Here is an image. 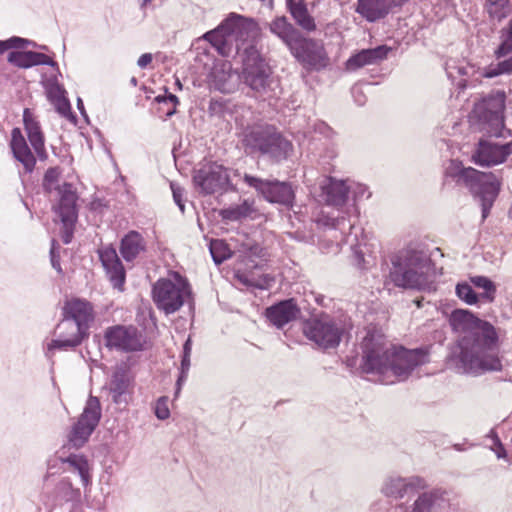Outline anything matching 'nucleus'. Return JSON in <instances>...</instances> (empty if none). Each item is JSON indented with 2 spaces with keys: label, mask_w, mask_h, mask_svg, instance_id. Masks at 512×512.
I'll list each match as a JSON object with an SVG mask.
<instances>
[{
  "label": "nucleus",
  "mask_w": 512,
  "mask_h": 512,
  "mask_svg": "<svg viewBox=\"0 0 512 512\" xmlns=\"http://www.w3.org/2000/svg\"><path fill=\"white\" fill-rule=\"evenodd\" d=\"M247 21V18L231 13L215 29L207 31L203 39L208 41L221 56L230 57L235 53L241 58L242 79L251 90L260 96L276 97L280 89L279 80L273 76L270 66L252 41L247 43L238 41Z\"/></svg>",
  "instance_id": "nucleus-1"
},
{
  "label": "nucleus",
  "mask_w": 512,
  "mask_h": 512,
  "mask_svg": "<svg viewBox=\"0 0 512 512\" xmlns=\"http://www.w3.org/2000/svg\"><path fill=\"white\" fill-rule=\"evenodd\" d=\"M449 321L454 329L465 331L449 356L457 372L480 375L486 371L502 369L496 355L498 333L490 322L476 317L466 309L453 310Z\"/></svg>",
  "instance_id": "nucleus-2"
},
{
  "label": "nucleus",
  "mask_w": 512,
  "mask_h": 512,
  "mask_svg": "<svg viewBox=\"0 0 512 512\" xmlns=\"http://www.w3.org/2000/svg\"><path fill=\"white\" fill-rule=\"evenodd\" d=\"M360 368L366 374L391 372L399 381L408 379L415 368L428 362L425 348L407 349L393 346L383 335L368 332L362 342Z\"/></svg>",
  "instance_id": "nucleus-3"
},
{
  "label": "nucleus",
  "mask_w": 512,
  "mask_h": 512,
  "mask_svg": "<svg viewBox=\"0 0 512 512\" xmlns=\"http://www.w3.org/2000/svg\"><path fill=\"white\" fill-rule=\"evenodd\" d=\"M445 177L456 185L465 187L481 205L482 221L490 214L502 187V178L493 172H482L465 167L459 160H450L445 168Z\"/></svg>",
  "instance_id": "nucleus-4"
},
{
  "label": "nucleus",
  "mask_w": 512,
  "mask_h": 512,
  "mask_svg": "<svg viewBox=\"0 0 512 512\" xmlns=\"http://www.w3.org/2000/svg\"><path fill=\"white\" fill-rule=\"evenodd\" d=\"M269 31L278 37L291 55L305 68L321 70L329 59L323 44L306 37L286 16H277L269 23Z\"/></svg>",
  "instance_id": "nucleus-5"
},
{
  "label": "nucleus",
  "mask_w": 512,
  "mask_h": 512,
  "mask_svg": "<svg viewBox=\"0 0 512 512\" xmlns=\"http://www.w3.org/2000/svg\"><path fill=\"white\" fill-rule=\"evenodd\" d=\"M391 282L401 288L426 289L432 283V261L421 250L407 248L391 257Z\"/></svg>",
  "instance_id": "nucleus-6"
},
{
  "label": "nucleus",
  "mask_w": 512,
  "mask_h": 512,
  "mask_svg": "<svg viewBox=\"0 0 512 512\" xmlns=\"http://www.w3.org/2000/svg\"><path fill=\"white\" fill-rule=\"evenodd\" d=\"M241 143L247 155L267 157L275 163L287 160L293 152L292 142L270 124L247 127Z\"/></svg>",
  "instance_id": "nucleus-7"
},
{
  "label": "nucleus",
  "mask_w": 512,
  "mask_h": 512,
  "mask_svg": "<svg viewBox=\"0 0 512 512\" xmlns=\"http://www.w3.org/2000/svg\"><path fill=\"white\" fill-rule=\"evenodd\" d=\"M505 100V92L497 90L475 104L473 115L477 120L476 126L484 136L503 139L512 136V131L504 123Z\"/></svg>",
  "instance_id": "nucleus-8"
},
{
  "label": "nucleus",
  "mask_w": 512,
  "mask_h": 512,
  "mask_svg": "<svg viewBox=\"0 0 512 512\" xmlns=\"http://www.w3.org/2000/svg\"><path fill=\"white\" fill-rule=\"evenodd\" d=\"M350 328L351 324L346 316L322 312L304 322L303 333L320 348L328 350L337 348Z\"/></svg>",
  "instance_id": "nucleus-9"
},
{
  "label": "nucleus",
  "mask_w": 512,
  "mask_h": 512,
  "mask_svg": "<svg viewBox=\"0 0 512 512\" xmlns=\"http://www.w3.org/2000/svg\"><path fill=\"white\" fill-rule=\"evenodd\" d=\"M192 295L189 282L178 276L177 282L161 278L152 286V298L156 307L166 315L178 311Z\"/></svg>",
  "instance_id": "nucleus-10"
},
{
  "label": "nucleus",
  "mask_w": 512,
  "mask_h": 512,
  "mask_svg": "<svg viewBox=\"0 0 512 512\" xmlns=\"http://www.w3.org/2000/svg\"><path fill=\"white\" fill-rule=\"evenodd\" d=\"M192 180L198 193L203 196L235 190L228 169L216 162H210L195 169Z\"/></svg>",
  "instance_id": "nucleus-11"
},
{
  "label": "nucleus",
  "mask_w": 512,
  "mask_h": 512,
  "mask_svg": "<svg viewBox=\"0 0 512 512\" xmlns=\"http://www.w3.org/2000/svg\"><path fill=\"white\" fill-rule=\"evenodd\" d=\"M243 181L261 195L267 202L292 209L295 203V189L290 182L277 179H262L244 174Z\"/></svg>",
  "instance_id": "nucleus-12"
},
{
  "label": "nucleus",
  "mask_w": 512,
  "mask_h": 512,
  "mask_svg": "<svg viewBox=\"0 0 512 512\" xmlns=\"http://www.w3.org/2000/svg\"><path fill=\"white\" fill-rule=\"evenodd\" d=\"M102 417V409L98 397L90 395L85 403L83 412L73 424L68 434L69 444L75 448H82L97 428Z\"/></svg>",
  "instance_id": "nucleus-13"
},
{
  "label": "nucleus",
  "mask_w": 512,
  "mask_h": 512,
  "mask_svg": "<svg viewBox=\"0 0 512 512\" xmlns=\"http://www.w3.org/2000/svg\"><path fill=\"white\" fill-rule=\"evenodd\" d=\"M59 202L54 211L62 224L61 238L64 244L71 243L78 220V195L71 183L64 182L57 188Z\"/></svg>",
  "instance_id": "nucleus-14"
},
{
  "label": "nucleus",
  "mask_w": 512,
  "mask_h": 512,
  "mask_svg": "<svg viewBox=\"0 0 512 512\" xmlns=\"http://www.w3.org/2000/svg\"><path fill=\"white\" fill-rule=\"evenodd\" d=\"M105 346L109 350L124 353L139 352L145 349L146 338L134 325H113L104 331Z\"/></svg>",
  "instance_id": "nucleus-15"
},
{
  "label": "nucleus",
  "mask_w": 512,
  "mask_h": 512,
  "mask_svg": "<svg viewBox=\"0 0 512 512\" xmlns=\"http://www.w3.org/2000/svg\"><path fill=\"white\" fill-rule=\"evenodd\" d=\"M63 318L61 320V327L70 329H77L79 338L85 333L89 332L90 324L94 320L92 305L83 299L75 298L65 302L62 309Z\"/></svg>",
  "instance_id": "nucleus-16"
},
{
  "label": "nucleus",
  "mask_w": 512,
  "mask_h": 512,
  "mask_svg": "<svg viewBox=\"0 0 512 512\" xmlns=\"http://www.w3.org/2000/svg\"><path fill=\"white\" fill-rule=\"evenodd\" d=\"M511 154L512 140L501 144L481 138L472 153V161L481 167H492L504 163Z\"/></svg>",
  "instance_id": "nucleus-17"
},
{
  "label": "nucleus",
  "mask_w": 512,
  "mask_h": 512,
  "mask_svg": "<svg viewBox=\"0 0 512 512\" xmlns=\"http://www.w3.org/2000/svg\"><path fill=\"white\" fill-rule=\"evenodd\" d=\"M319 186L321 197L327 205L341 207L346 204L351 191V185L348 184L347 180L326 176Z\"/></svg>",
  "instance_id": "nucleus-18"
},
{
  "label": "nucleus",
  "mask_w": 512,
  "mask_h": 512,
  "mask_svg": "<svg viewBox=\"0 0 512 512\" xmlns=\"http://www.w3.org/2000/svg\"><path fill=\"white\" fill-rule=\"evenodd\" d=\"M299 314L300 308L294 298L281 300L265 310L266 318L279 329L295 320Z\"/></svg>",
  "instance_id": "nucleus-19"
},
{
  "label": "nucleus",
  "mask_w": 512,
  "mask_h": 512,
  "mask_svg": "<svg viewBox=\"0 0 512 512\" xmlns=\"http://www.w3.org/2000/svg\"><path fill=\"white\" fill-rule=\"evenodd\" d=\"M55 333L58 338L51 340L47 344L46 356L52 357L55 350H64L67 351L69 349H74L82 344V342L89 337V332L85 331L81 338H79V333H81L78 328L70 329L67 327H61V321L58 323L55 329Z\"/></svg>",
  "instance_id": "nucleus-20"
},
{
  "label": "nucleus",
  "mask_w": 512,
  "mask_h": 512,
  "mask_svg": "<svg viewBox=\"0 0 512 512\" xmlns=\"http://www.w3.org/2000/svg\"><path fill=\"white\" fill-rule=\"evenodd\" d=\"M426 487V482L422 477H388L382 487V492L388 497L403 498L407 493L423 489Z\"/></svg>",
  "instance_id": "nucleus-21"
},
{
  "label": "nucleus",
  "mask_w": 512,
  "mask_h": 512,
  "mask_svg": "<svg viewBox=\"0 0 512 512\" xmlns=\"http://www.w3.org/2000/svg\"><path fill=\"white\" fill-rule=\"evenodd\" d=\"M391 48L387 45H379L374 48L362 49L352 54L346 61L347 71L354 72L364 66L378 64L388 57Z\"/></svg>",
  "instance_id": "nucleus-22"
},
{
  "label": "nucleus",
  "mask_w": 512,
  "mask_h": 512,
  "mask_svg": "<svg viewBox=\"0 0 512 512\" xmlns=\"http://www.w3.org/2000/svg\"><path fill=\"white\" fill-rule=\"evenodd\" d=\"M99 258L112 286L122 290L126 279V272L115 249L105 248L100 250Z\"/></svg>",
  "instance_id": "nucleus-23"
},
{
  "label": "nucleus",
  "mask_w": 512,
  "mask_h": 512,
  "mask_svg": "<svg viewBox=\"0 0 512 512\" xmlns=\"http://www.w3.org/2000/svg\"><path fill=\"white\" fill-rule=\"evenodd\" d=\"M23 124L28 140L39 160L44 161L48 155L45 149V138L40 123L35 119L30 109L23 112Z\"/></svg>",
  "instance_id": "nucleus-24"
},
{
  "label": "nucleus",
  "mask_w": 512,
  "mask_h": 512,
  "mask_svg": "<svg viewBox=\"0 0 512 512\" xmlns=\"http://www.w3.org/2000/svg\"><path fill=\"white\" fill-rule=\"evenodd\" d=\"M448 506L447 492L433 489L418 496L413 504V512H443Z\"/></svg>",
  "instance_id": "nucleus-25"
},
{
  "label": "nucleus",
  "mask_w": 512,
  "mask_h": 512,
  "mask_svg": "<svg viewBox=\"0 0 512 512\" xmlns=\"http://www.w3.org/2000/svg\"><path fill=\"white\" fill-rule=\"evenodd\" d=\"M10 148L14 158L19 161L26 172L31 173L36 165V158L29 148L20 128H13L11 131Z\"/></svg>",
  "instance_id": "nucleus-26"
},
{
  "label": "nucleus",
  "mask_w": 512,
  "mask_h": 512,
  "mask_svg": "<svg viewBox=\"0 0 512 512\" xmlns=\"http://www.w3.org/2000/svg\"><path fill=\"white\" fill-rule=\"evenodd\" d=\"M145 250L146 242L138 231H129L120 241L119 251L126 262H132Z\"/></svg>",
  "instance_id": "nucleus-27"
},
{
  "label": "nucleus",
  "mask_w": 512,
  "mask_h": 512,
  "mask_svg": "<svg viewBox=\"0 0 512 512\" xmlns=\"http://www.w3.org/2000/svg\"><path fill=\"white\" fill-rule=\"evenodd\" d=\"M355 11L368 22L385 18L389 12L388 0H357Z\"/></svg>",
  "instance_id": "nucleus-28"
},
{
  "label": "nucleus",
  "mask_w": 512,
  "mask_h": 512,
  "mask_svg": "<svg viewBox=\"0 0 512 512\" xmlns=\"http://www.w3.org/2000/svg\"><path fill=\"white\" fill-rule=\"evenodd\" d=\"M286 7L295 23L304 31L313 32L317 26L304 0H286Z\"/></svg>",
  "instance_id": "nucleus-29"
},
{
  "label": "nucleus",
  "mask_w": 512,
  "mask_h": 512,
  "mask_svg": "<svg viewBox=\"0 0 512 512\" xmlns=\"http://www.w3.org/2000/svg\"><path fill=\"white\" fill-rule=\"evenodd\" d=\"M59 459L63 464H68L70 471L79 474L84 487L91 485L90 466L85 455L72 453L67 457L60 456Z\"/></svg>",
  "instance_id": "nucleus-30"
},
{
  "label": "nucleus",
  "mask_w": 512,
  "mask_h": 512,
  "mask_svg": "<svg viewBox=\"0 0 512 512\" xmlns=\"http://www.w3.org/2000/svg\"><path fill=\"white\" fill-rule=\"evenodd\" d=\"M55 500L59 504H69L73 508L81 500L80 489L74 488L68 478L61 479L54 489Z\"/></svg>",
  "instance_id": "nucleus-31"
},
{
  "label": "nucleus",
  "mask_w": 512,
  "mask_h": 512,
  "mask_svg": "<svg viewBox=\"0 0 512 512\" xmlns=\"http://www.w3.org/2000/svg\"><path fill=\"white\" fill-rule=\"evenodd\" d=\"M191 353H192V340L189 336L183 344L182 354H181V363L179 369V375L176 381V390L175 396L181 391V387L184 382L187 380L188 372L191 366Z\"/></svg>",
  "instance_id": "nucleus-32"
},
{
  "label": "nucleus",
  "mask_w": 512,
  "mask_h": 512,
  "mask_svg": "<svg viewBox=\"0 0 512 512\" xmlns=\"http://www.w3.org/2000/svg\"><path fill=\"white\" fill-rule=\"evenodd\" d=\"M485 9L491 20L501 22L512 12V0H486Z\"/></svg>",
  "instance_id": "nucleus-33"
},
{
  "label": "nucleus",
  "mask_w": 512,
  "mask_h": 512,
  "mask_svg": "<svg viewBox=\"0 0 512 512\" xmlns=\"http://www.w3.org/2000/svg\"><path fill=\"white\" fill-rule=\"evenodd\" d=\"M213 86L216 90L221 93H231L235 90V81H233L234 75L225 70H215L212 74Z\"/></svg>",
  "instance_id": "nucleus-34"
},
{
  "label": "nucleus",
  "mask_w": 512,
  "mask_h": 512,
  "mask_svg": "<svg viewBox=\"0 0 512 512\" xmlns=\"http://www.w3.org/2000/svg\"><path fill=\"white\" fill-rule=\"evenodd\" d=\"M501 43L495 50L497 59L508 56L512 53V18L509 20L506 27L501 30Z\"/></svg>",
  "instance_id": "nucleus-35"
},
{
  "label": "nucleus",
  "mask_w": 512,
  "mask_h": 512,
  "mask_svg": "<svg viewBox=\"0 0 512 512\" xmlns=\"http://www.w3.org/2000/svg\"><path fill=\"white\" fill-rule=\"evenodd\" d=\"M253 211L251 204L245 200L243 203L231 206L222 211V217L229 221H239L248 217Z\"/></svg>",
  "instance_id": "nucleus-36"
},
{
  "label": "nucleus",
  "mask_w": 512,
  "mask_h": 512,
  "mask_svg": "<svg viewBox=\"0 0 512 512\" xmlns=\"http://www.w3.org/2000/svg\"><path fill=\"white\" fill-rule=\"evenodd\" d=\"M470 281L475 287L483 290V298L487 299L490 302L494 300L496 294V285L490 278L486 276L477 275L470 277Z\"/></svg>",
  "instance_id": "nucleus-37"
},
{
  "label": "nucleus",
  "mask_w": 512,
  "mask_h": 512,
  "mask_svg": "<svg viewBox=\"0 0 512 512\" xmlns=\"http://www.w3.org/2000/svg\"><path fill=\"white\" fill-rule=\"evenodd\" d=\"M209 251L215 264L223 263L230 256V250L223 240L212 239L209 244Z\"/></svg>",
  "instance_id": "nucleus-38"
},
{
  "label": "nucleus",
  "mask_w": 512,
  "mask_h": 512,
  "mask_svg": "<svg viewBox=\"0 0 512 512\" xmlns=\"http://www.w3.org/2000/svg\"><path fill=\"white\" fill-rule=\"evenodd\" d=\"M512 73V55L499 61L496 64H491L484 69L483 76L486 78H494L502 74Z\"/></svg>",
  "instance_id": "nucleus-39"
},
{
  "label": "nucleus",
  "mask_w": 512,
  "mask_h": 512,
  "mask_svg": "<svg viewBox=\"0 0 512 512\" xmlns=\"http://www.w3.org/2000/svg\"><path fill=\"white\" fill-rule=\"evenodd\" d=\"M7 60L10 64L28 69L33 67L31 50L28 51H11L8 54Z\"/></svg>",
  "instance_id": "nucleus-40"
},
{
  "label": "nucleus",
  "mask_w": 512,
  "mask_h": 512,
  "mask_svg": "<svg viewBox=\"0 0 512 512\" xmlns=\"http://www.w3.org/2000/svg\"><path fill=\"white\" fill-rule=\"evenodd\" d=\"M129 384L130 380L127 372L122 368H118L112 374L109 390L128 392Z\"/></svg>",
  "instance_id": "nucleus-41"
},
{
  "label": "nucleus",
  "mask_w": 512,
  "mask_h": 512,
  "mask_svg": "<svg viewBox=\"0 0 512 512\" xmlns=\"http://www.w3.org/2000/svg\"><path fill=\"white\" fill-rule=\"evenodd\" d=\"M456 295L469 305L476 304L478 301L476 292L473 290L472 286L466 282L456 285Z\"/></svg>",
  "instance_id": "nucleus-42"
},
{
  "label": "nucleus",
  "mask_w": 512,
  "mask_h": 512,
  "mask_svg": "<svg viewBox=\"0 0 512 512\" xmlns=\"http://www.w3.org/2000/svg\"><path fill=\"white\" fill-rule=\"evenodd\" d=\"M59 174L57 167H50L46 170L43 177V187L46 191H51L52 185L58 181Z\"/></svg>",
  "instance_id": "nucleus-43"
},
{
  "label": "nucleus",
  "mask_w": 512,
  "mask_h": 512,
  "mask_svg": "<svg viewBox=\"0 0 512 512\" xmlns=\"http://www.w3.org/2000/svg\"><path fill=\"white\" fill-rule=\"evenodd\" d=\"M487 437L491 438L493 441L494 447H491V449L495 452L498 459H503L507 457V452L498 437L497 433L491 430Z\"/></svg>",
  "instance_id": "nucleus-44"
},
{
  "label": "nucleus",
  "mask_w": 512,
  "mask_h": 512,
  "mask_svg": "<svg viewBox=\"0 0 512 512\" xmlns=\"http://www.w3.org/2000/svg\"><path fill=\"white\" fill-rule=\"evenodd\" d=\"M59 244L55 239H52L51 241V248H50V261L52 267L59 273H62V268L60 264V254H59Z\"/></svg>",
  "instance_id": "nucleus-45"
},
{
  "label": "nucleus",
  "mask_w": 512,
  "mask_h": 512,
  "mask_svg": "<svg viewBox=\"0 0 512 512\" xmlns=\"http://www.w3.org/2000/svg\"><path fill=\"white\" fill-rule=\"evenodd\" d=\"M155 415L160 420H166L170 416V410L168 408V399L161 397L157 400L155 405Z\"/></svg>",
  "instance_id": "nucleus-46"
},
{
  "label": "nucleus",
  "mask_w": 512,
  "mask_h": 512,
  "mask_svg": "<svg viewBox=\"0 0 512 512\" xmlns=\"http://www.w3.org/2000/svg\"><path fill=\"white\" fill-rule=\"evenodd\" d=\"M31 56H32L33 66L47 65V66H50L53 68L58 67V64L56 61H54L53 59H51L50 57H48L47 55H45L43 53L31 51Z\"/></svg>",
  "instance_id": "nucleus-47"
},
{
  "label": "nucleus",
  "mask_w": 512,
  "mask_h": 512,
  "mask_svg": "<svg viewBox=\"0 0 512 512\" xmlns=\"http://www.w3.org/2000/svg\"><path fill=\"white\" fill-rule=\"evenodd\" d=\"M0 42L4 44V46L6 47V51L10 48H15V49L24 48L27 45L31 44V41L21 38V37H18V36H13L5 41L0 40Z\"/></svg>",
  "instance_id": "nucleus-48"
},
{
  "label": "nucleus",
  "mask_w": 512,
  "mask_h": 512,
  "mask_svg": "<svg viewBox=\"0 0 512 512\" xmlns=\"http://www.w3.org/2000/svg\"><path fill=\"white\" fill-rule=\"evenodd\" d=\"M65 94H66V90L58 82L51 84L47 91L48 99L51 102H54V101L64 97Z\"/></svg>",
  "instance_id": "nucleus-49"
},
{
  "label": "nucleus",
  "mask_w": 512,
  "mask_h": 512,
  "mask_svg": "<svg viewBox=\"0 0 512 512\" xmlns=\"http://www.w3.org/2000/svg\"><path fill=\"white\" fill-rule=\"evenodd\" d=\"M56 110L62 116L68 117L71 114V104L66 96L53 102Z\"/></svg>",
  "instance_id": "nucleus-50"
},
{
  "label": "nucleus",
  "mask_w": 512,
  "mask_h": 512,
  "mask_svg": "<svg viewBox=\"0 0 512 512\" xmlns=\"http://www.w3.org/2000/svg\"><path fill=\"white\" fill-rule=\"evenodd\" d=\"M331 227L340 230L341 232H345L346 229L350 231L353 228V224L350 223L349 220L347 221L344 216H337L331 219Z\"/></svg>",
  "instance_id": "nucleus-51"
},
{
  "label": "nucleus",
  "mask_w": 512,
  "mask_h": 512,
  "mask_svg": "<svg viewBox=\"0 0 512 512\" xmlns=\"http://www.w3.org/2000/svg\"><path fill=\"white\" fill-rule=\"evenodd\" d=\"M353 193V197L355 201L360 200L364 197V195L367 193L366 198H369L371 196V193L368 192V188L363 184H354V186H351V191Z\"/></svg>",
  "instance_id": "nucleus-52"
},
{
  "label": "nucleus",
  "mask_w": 512,
  "mask_h": 512,
  "mask_svg": "<svg viewBox=\"0 0 512 512\" xmlns=\"http://www.w3.org/2000/svg\"><path fill=\"white\" fill-rule=\"evenodd\" d=\"M171 189L175 203L177 204L181 212H184L185 206L182 200L183 190L180 187L176 186L174 183H171Z\"/></svg>",
  "instance_id": "nucleus-53"
},
{
  "label": "nucleus",
  "mask_w": 512,
  "mask_h": 512,
  "mask_svg": "<svg viewBox=\"0 0 512 512\" xmlns=\"http://www.w3.org/2000/svg\"><path fill=\"white\" fill-rule=\"evenodd\" d=\"M111 395H112V401L115 403V404H126L127 403V398H126V395H127V392L126 391H110Z\"/></svg>",
  "instance_id": "nucleus-54"
},
{
  "label": "nucleus",
  "mask_w": 512,
  "mask_h": 512,
  "mask_svg": "<svg viewBox=\"0 0 512 512\" xmlns=\"http://www.w3.org/2000/svg\"><path fill=\"white\" fill-rule=\"evenodd\" d=\"M152 60L153 56L151 53H144L138 58L137 65L141 69H145L152 62Z\"/></svg>",
  "instance_id": "nucleus-55"
},
{
  "label": "nucleus",
  "mask_w": 512,
  "mask_h": 512,
  "mask_svg": "<svg viewBox=\"0 0 512 512\" xmlns=\"http://www.w3.org/2000/svg\"><path fill=\"white\" fill-rule=\"evenodd\" d=\"M249 252L251 256H255L257 258H264L266 256V250L258 244L251 245Z\"/></svg>",
  "instance_id": "nucleus-56"
},
{
  "label": "nucleus",
  "mask_w": 512,
  "mask_h": 512,
  "mask_svg": "<svg viewBox=\"0 0 512 512\" xmlns=\"http://www.w3.org/2000/svg\"><path fill=\"white\" fill-rule=\"evenodd\" d=\"M165 93H166L167 104H169V103L172 105L179 104V99L176 95L169 93L167 89H165Z\"/></svg>",
  "instance_id": "nucleus-57"
},
{
  "label": "nucleus",
  "mask_w": 512,
  "mask_h": 512,
  "mask_svg": "<svg viewBox=\"0 0 512 512\" xmlns=\"http://www.w3.org/2000/svg\"><path fill=\"white\" fill-rule=\"evenodd\" d=\"M408 0H388V6L390 7V10L393 7H401L403 6Z\"/></svg>",
  "instance_id": "nucleus-58"
},
{
  "label": "nucleus",
  "mask_w": 512,
  "mask_h": 512,
  "mask_svg": "<svg viewBox=\"0 0 512 512\" xmlns=\"http://www.w3.org/2000/svg\"><path fill=\"white\" fill-rule=\"evenodd\" d=\"M77 108L80 111L81 115L87 119L88 117L84 108V103L80 97L77 98Z\"/></svg>",
  "instance_id": "nucleus-59"
},
{
  "label": "nucleus",
  "mask_w": 512,
  "mask_h": 512,
  "mask_svg": "<svg viewBox=\"0 0 512 512\" xmlns=\"http://www.w3.org/2000/svg\"><path fill=\"white\" fill-rule=\"evenodd\" d=\"M155 101L159 104H167L166 94L165 95H158L155 97Z\"/></svg>",
  "instance_id": "nucleus-60"
},
{
  "label": "nucleus",
  "mask_w": 512,
  "mask_h": 512,
  "mask_svg": "<svg viewBox=\"0 0 512 512\" xmlns=\"http://www.w3.org/2000/svg\"><path fill=\"white\" fill-rule=\"evenodd\" d=\"M176 106H177V105H172V107L168 108V109L165 111V116H166V117H171V116H173V115L176 113Z\"/></svg>",
  "instance_id": "nucleus-61"
},
{
  "label": "nucleus",
  "mask_w": 512,
  "mask_h": 512,
  "mask_svg": "<svg viewBox=\"0 0 512 512\" xmlns=\"http://www.w3.org/2000/svg\"><path fill=\"white\" fill-rule=\"evenodd\" d=\"M151 2H152V0H141L140 8L145 9Z\"/></svg>",
  "instance_id": "nucleus-62"
},
{
  "label": "nucleus",
  "mask_w": 512,
  "mask_h": 512,
  "mask_svg": "<svg viewBox=\"0 0 512 512\" xmlns=\"http://www.w3.org/2000/svg\"><path fill=\"white\" fill-rule=\"evenodd\" d=\"M175 85L177 86L178 89H180V90L182 89V83L178 78L175 81Z\"/></svg>",
  "instance_id": "nucleus-63"
},
{
  "label": "nucleus",
  "mask_w": 512,
  "mask_h": 512,
  "mask_svg": "<svg viewBox=\"0 0 512 512\" xmlns=\"http://www.w3.org/2000/svg\"><path fill=\"white\" fill-rule=\"evenodd\" d=\"M6 51V47L3 43L0 42V54H3Z\"/></svg>",
  "instance_id": "nucleus-64"
}]
</instances>
